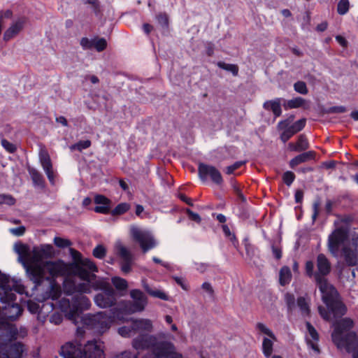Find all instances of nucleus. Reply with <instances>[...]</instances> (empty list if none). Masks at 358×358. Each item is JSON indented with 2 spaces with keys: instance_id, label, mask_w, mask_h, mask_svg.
Segmentation results:
<instances>
[{
  "instance_id": "f257e3e1",
  "label": "nucleus",
  "mask_w": 358,
  "mask_h": 358,
  "mask_svg": "<svg viewBox=\"0 0 358 358\" xmlns=\"http://www.w3.org/2000/svg\"><path fill=\"white\" fill-rule=\"evenodd\" d=\"M317 271L315 273V279L322 294L323 302L326 304L328 311L322 306L318 307L320 315L326 320L342 316L345 313L344 305L338 300L336 289L324 278L331 270V264L323 254L317 257Z\"/></svg>"
},
{
  "instance_id": "f03ea898",
  "label": "nucleus",
  "mask_w": 358,
  "mask_h": 358,
  "mask_svg": "<svg viewBox=\"0 0 358 358\" xmlns=\"http://www.w3.org/2000/svg\"><path fill=\"white\" fill-rule=\"evenodd\" d=\"M14 250L19 255V262L23 265L29 278L36 284H39L43 280V257L38 247L32 250L22 243H15Z\"/></svg>"
},
{
  "instance_id": "7ed1b4c3",
  "label": "nucleus",
  "mask_w": 358,
  "mask_h": 358,
  "mask_svg": "<svg viewBox=\"0 0 358 358\" xmlns=\"http://www.w3.org/2000/svg\"><path fill=\"white\" fill-rule=\"evenodd\" d=\"M132 346L136 350L150 349V352L143 358H182L171 343L157 342L156 337L148 334H140L135 338Z\"/></svg>"
},
{
  "instance_id": "20e7f679",
  "label": "nucleus",
  "mask_w": 358,
  "mask_h": 358,
  "mask_svg": "<svg viewBox=\"0 0 358 358\" xmlns=\"http://www.w3.org/2000/svg\"><path fill=\"white\" fill-rule=\"evenodd\" d=\"M60 355L64 358H104L101 343L96 341L85 342L78 335L62 346Z\"/></svg>"
},
{
  "instance_id": "39448f33",
  "label": "nucleus",
  "mask_w": 358,
  "mask_h": 358,
  "mask_svg": "<svg viewBox=\"0 0 358 358\" xmlns=\"http://www.w3.org/2000/svg\"><path fill=\"white\" fill-rule=\"evenodd\" d=\"M22 291L23 287L16 280L6 275H0V301L8 303L4 315L10 320H15L22 313L20 306L13 303L16 300V294L13 292L22 293Z\"/></svg>"
},
{
  "instance_id": "423d86ee",
  "label": "nucleus",
  "mask_w": 358,
  "mask_h": 358,
  "mask_svg": "<svg viewBox=\"0 0 358 358\" xmlns=\"http://www.w3.org/2000/svg\"><path fill=\"white\" fill-rule=\"evenodd\" d=\"M332 340L338 348L345 349L352 354L353 358H358V344L356 334L350 331L353 322L350 318H344L334 324Z\"/></svg>"
},
{
  "instance_id": "0eeeda50",
  "label": "nucleus",
  "mask_w": 358,
  "mask_h": 358,
  "mask_svg": "<svg viewBox=\"0 0 358 358\" xmlns=\"http://www.w3.org/2000/svg\"><path fill=\"white\" fill-rule=\"evenodd\" d=\"M0 329L3 330L0 335V358H26L27 350L25 346L19 342L10 344L3 343L6 340L15 338L17 334V328L15 325L6 323Z\"/></svg>"
},
{
  "instance_id": "6e6552de",
  "label": "nucleus",
  "mask_w": 358,
  "mask_h": 358,
  "mask_svg": "<svg viewBox=\"0 0 358 358\" xmlns=\"http://www.w3.org/2000/svg\"><path fill=\"white\" fill-rule=\"evenodd\" d=\"M90 306L91 303L89 299L82 294L74 296L72 303L69 301V299L64 298L59 301V306L61 310L75 324H77L78 320H81L83 317L80 315V310L88 309Z\"/></svg>"
},
{
  "instance_id": "1a4fd4ad",
  "label": "nucleus",
  "mask_w": 358,
  "mask_h": 358,
  "mask_svg": "<svg viewBox=\"0 0 358 358\" xmlns=\"http://www.w3.org/2000/svg\"><path fill=\"white\" fill-rule=\"evenodd\" d=\"M95 290L101 292L95 295V304L101 308H106L113 306L116 302V292L111 285L103 280H98L94 286Z\"/></svg>"
},
{
  "instance_id": "9d476101",
  "label": "nucleus",
  "mask_w": 358,
  "mask_h": 358,
  "mask_svg": "<svg viewBox=\"0 0 358 358\" xmlns=\"http://www.w3.org/2000/svg\"><path fill=\"white\" fill-rule=\"evenodd\" d=\"M83 323L99 333H103L109 329L114 319L106 312H99L94 315H85L82 318Z\"/></svg>"
},
{
  "instance_id": "9b49d317",
  "label": "nucleus",
  "mask_w": 358,
  "mask_h": 358,
  "mask_svg": "<svg viewBox=\"0 0 358 358\" xmlns=\"http://www.w3.org/2000/svg\"><path fill=\"white\" fill-rule=\"evenodd\" d=\"M70 253L73 259V262L70 266V271L72 274L80 275L84 277L86 276L85 273L86 269L92 272L97 271L95 264L89 259H83L79 252L71 248Z\"/></svg>"
},
{
  "instance_id": "f8f14e48",
  "label": "nucleus",
  "mask_w": 358,
  "mask_h": 358,
  "mask_svg": "<svg viewBox=\"0 0 358 358\" xmlns=\"http://www.w3.org/2000/svg\"><path fill=\"white\" fill-rule=\"evenodd\" d=\"M85 275L84 277L80 276V275H75L78 276L80 280H83V282L78 283L77 285H72L71 287H68L67 283L64 285V290L67 292L68 294H72L74 292L78 293H90L92 289H94V286L96 284L99 280H96V275L94 274L92 271H89L88 269L85 270Z\"/></svg>"
},
{
  "instance_id": "ddd939ff",
  "label": "nucleus",
  "mask_w": 358,
  "mask_h": 358,
  "mask_svg": "<svg viewBox=\"0 0 358 358\" xmlns=\"http://www.w3.org/2000/svg\"><path fill=\"white\" fill-rule=\"evenodd\" d=\"M350 241L348 238V230L345 227L336 228L328 238V248L331 253L336 255L339 250L348 245Z\"/></svg>"
},
{
  "instance_id": "4468645a",
  "label": "nucleus",
  "mask_w": 358,
  "mask_h": 358,
  "mask_svg": "<svg viewBox=\"0 0 358 358\" xmlns=\"http://www.w3.org/2000/svg\"><path fill=\"white\" fill-rule=\"evenodd\" d=\"M130 233L132 238L139 243L143 252H146L157 245V241L153 236L147 230H143L137 226L132 225L130 227Z\"/></svg>"
},
{
  "instance_id": "2eb2a0df",
  "label": "nucleus",
  "mask_w": 358,
  "mask_h": 358,
  "mask_svg": "<svg viewBox=\"0 0 358 358\" xmlns=\"http://www.w3.org/2000/svg\"><path fill=\"white\" fill-rule=\"evenodd\" d=\"M256 329L265 336L262 341V352L266 358H270L273 350V343L276 341V337L273 331L262 323H257Z\"/></svg>"
},
{
  "instance_id": "dca6fc26",
  "label": "nucleus",
  "mask_w": 358,
  "mask_h": 358,
  "mask_svg": "<svg viewBox=\"0 0 358 358\" xmlns=\"http://www.w3.org/2000/svg\"><path fill=\"white\" fill-rule=\"evenodd\" d=\"M289 122L288 120L280 121L278 124V128L280 130H283L280 139L283 143L287 142L294 134L301 131L306 125V120L301 119L292 125L289 126Z\"/></svg>"
},
{
  "instance_id": "f3484780",
  "label": "nucleus",
  "mask_w": 358,
  "mask_h": 358,
  "mask_svg": "<svg viewBox=\"0 0 358 358\" xmlns=\"http://www.w3.org/2000/svg\"><path fill=\"white\" fill-rule=\"evenodd\" d=\"M198 171L200 179L203 181L209 176L211 180L217 185H221L223 182L220 172L213 166L201 164Z\"/></svg>"
},
{
  "instance_id": "a211bd4d",
  "label": "nucleus",
  "mask_w": 358,
  "mask_h": 358,
  "mask_svg": "<svg viewBox=\"0 0 358 358\" xmlns=\"http://www.w3.org/2000/svg\"><path fill=\"white\" fill-rule=\"evenodd\" d=\"M357 241L358 236L353 237L350 243L342 249L345 261L350 266L355 265L358 261L357 252Z\"/></svg>"
},
{
  "instance_id": "6ab92c4d",
  "label": "nucleus",
  "mask_w": 358,
  "mask_h": 358,
  "mask_svg": "<svg viewBox=\"0 0 358 358\" xmlns=\"http://www.w3.org/2000/svg\"><path fill=\"white\" fill-rule=\"evenodd\" d=\"M115 249L118 255L122 259L121 270L124 273H128L131 270L132 255L121 243H117Z\"/></svg>"
},
{
  "instance_id": "aec40b11",
  "label": "nucleus",
  "mask_w": 358,
  "mask_h": 358,
  "mask_svg": "<svg viewBox=\"0 0 358 358\" xmlns=\"http://www.w3.org/2000/svg\"><path fill=\"white\" fill-rule=\"evenodd\" d=\"M39 160L50 182L53 185L55 183V174L52 168L50 157L46 150L41 149L39 152Z\"/></svg>"
},
{
  "instance_id": "412c9836",
  "label": "nucleus",
  "mask_w": 358,
  "mask_h": 358,
  "mask_svg": "<svg viewBox=\"0 0 358 358\" xmlns=\"http://www.w3.org/2000/svg\"><path fill=\"white\" fill-rule=\"evenodd\" d=\"M130 296L134 302L132 307L129 309L131 312H140L144 310L147 304V298L145 294L139 289H132L130 292Z\"/></svg>"
},
{
  "instance_id": "4be33fe9",
  "label": "nucleus",
  "mask_w": 358,
  "mask_h": 358,
  "mask_svg": "<svg viewBox=\"0 0 358 358\" xmlns=\"http://www.w3.org/2000/svg\"><path fill=\"white\" fill-rule=\"evenodd\" d=\"M26 22L27 20L24 17H18L13 21L10 27L5 31L3 40L8 41L16 36L23 29Z\"/></svg>"
},
{
  "instance_id": "5701e85b",
  "label": "nucleus",
  "mask_w": 358,
  "mask_h": 358,
  "mask_svg": "<svg viewBox=\"0 0 358 358\" xmlns=\"http://www.w3.org/2000/svg\"><path fill=\"white\" fill-rule=\"evenodd\" d=\"M43 278L45 272H48L52 276L62 275L65 271V264L62 262H46L42 265Z\"/></svg>"
},
{
  "instance_id": "b1692460",
  "label": "nucleus",
  "mask_w": 358,
  "mask_h": 358,
  "mask_svg": "<svg viewBox=\"0 0 358 358\" xmlns=\"http://www.w3.org/2000/svg\"><path fill=\"white\" fill-rule=\"evenodd\" d=\"M306 328L308 333L306 336L308 345L317 353H319L320 350L317 345L319 341V335L315 329L309 323H306Z\"/></svg>"
},
{
  "instance_id": "393cba45",
  "label": "nucleus",
  "mask_w": 358,
  "mask_h": 358,
  "mask_svg": "<svg viewBox=\"0 0 358 358\" xmlns=\"http://www.w3.org/2000/svg\"><path fill=\"white\" fill-rule=\"evenodd\" d=\"M94 202L97 205L94 208V211L99 213L107 214L110 209L111 201L110 199L103 195H96Z\"/></svg>"
},
{
  "instance_id": "a878e982",
  "label": "nucleus",
  "mask_w": 358,
  "mask_h": 358,
  "mask_svg": "<svg viewBox=\"0 0 358 358\" xmlns=\"http://www.w3.org/2000/svg\"><path fill=\"white\" fill-rule=\"evenodd\" d=\"M132 326L135 334L137 333L142 334L143 332H150L152 329V321L148 319L136 320L133 322Z\"/></svg>"
},
{
  "instance_id": "bb28decb",
  "label": "nucleus",
  "mask_w": 358,
  "mask_h": 358,
  "mask_svg": "<svg viewBox=\"0 0 358 358\" xmlns=\"http://www.w3.org/2000/svg\"><path fill=\"white\" fill-rule=\"evenodd\" d=\"M314 156L315 153L313 151L303 152L291 159L289 162V166L292 168H294L301 163L313 159L314 158Z\"/></svg>"
},
{
  "instance_id": "cd10ccee",
  "label": "nucleus",
  "mask_w": 358,
  "mask_h": 358,
  "mask_svg": "<svg viewBox=\"0 0 358 358\" xmlns=\"http://www.w3.org/2000/svg\"><path fill=\"white\" fill-rule=\"evenodd\" d=\"M264 108L266 110H271L275 117H279L282 113L281 99H275L267 101L264 103Z\"/></svg>"
},
{
  "instance_id": "c85d7f7f",
  "label": "nucleus",
  "mask_w": 358,
  "mask_h": 358,
  "mask_svg": "<svg viewBox=\"0 0 358 358\" xmlns=\"http://www.w3.org/2000/svg\"><path fill=\"white\" fill-rule=\"evenodd\" d=\"M309 144L304 135H300L296 143H289V148L292 151L301 152L308 148Z\"/></svg>"
},
{
  "instance_id": "c756f323",
  "label": "nucleus",
  "mask_w": 358,
  "mask_h": 358,
  "mask_svg": "<svg viewBox=\"0 0 358 358\" xmlns=\"http://www.w3.org/2000/svg\"><path fill=\"white\" fill-rule=\"evenodd\" d=\"M143 287L145 291L152 296L153 297L158 298L162 300H168L169 297L166 293H164L162 290L158 289H152L147 284L143 282Z\"/></svg>"
},
{
  "instance_id": "7c9ffc66",
  "label": "nucleus",
  "mask_w": 358,
  "mask_h": 358,
  "mask_svg": "<svg viewBox=\"0 0 358 358\" xmlns=\"http://www.w3.org/2000/svg\"><path fill=\"white\" fill-rule=\"evenodd\" d=\"M292 278L291 271L289 267L283 266L280 271V283L281 285L288 284Z\"/></svg>"
},
{
  "instance_id": "2f4dec72",
  "label": "nucleus",
  "mask_w": 358,
  "mask_h": 358,
  "mask_svg": "<svg viewBox=\"0 0 358 358\" xmlns=\"http://www.w3.org/2000/svg\"><path fill=\"white\" fill-rule=\"evenodd\" d=\"M113 285L115 287L120 291H124L128 287L127 281L120 277H113L111 279Z\"/></svg>"
},
{
  "instance_id": "473e14b6",
  "label": "nucleus",
  "mask_w": 358,
  "mask_h": 358,
  "mask_svg": "<svg viewBox=\"0 0 358 358\" xmlns=\"http://www.w3.org/2000/svg\"><path fill=\"white\" fill-rule=\"evenodd\" d=\"M304 99L301 97H297L292 99L291 100H289L286 101L284 103V107L285 109H289V108H297L301 107L304 103Z\"/></svg>"
},
{
  "instance_id": "72a5a7b5",
  "label": "nucleus",
  "mask_w": 358,
  "mask_h": 358,
  "mask_svg": "<svg viewBox=\"0 0 358 358\" xmlns=\"http://www.w3.org/2000/svg\"><path fill=\"white\" fill-rule=\"evenodd\" d=\"M130 209V205L128 203H119L112 211L113 215H120L125 213Z\"/></svg>"
},
{
  "instance_id": "f704fd0d",
  "label": "nucleus",
  "mask_w": 358,
  "mask_h": 358,
  "mask_svg": "<svg viewBox=\"0 0 358 358\" xmlns=\"http://www.w3.org/2000/svg\"><path fill=\"white\" fill-rule=\"evenodd\" d=\"M29 172L34 184L42 186L44 180L41 174L34 169H29Z\"/></svg>"
},
{
  "instance_id": "c9c22d12",
  "label": "nucleus",
  "mask_w": 358,
  "mask_h": 358,
  "mask_svg": "<svg viewBox=\"0 0 358 358\" xmlns=\"http://www.w3.org/2000/svg\"><path fill=\"white\" fill-rule=\"evenodd\" d=\"M349 0H339L337 5V12L339 15H345L350 9Z\"/></svg>"
},
{
  "instance_id": "e433bc0d",
  "label": "nucleus",
  "mask_w": 358,
  "mask_h": 358,
  "mask_svg": "<svg viewBox=\"0 0 358 358\" xmlns=\"http://www.w3.org/2000/svg\"><path fill=\"white\" fill-rule=\"evenodd\" d=\"M217 66L224 70L231 72L234 76L238 75V68L235 64H226L222 62H219L217 63Z\"/></svg>"
},
{
  "instance_id": "4c0bfd02",
  "label": "nucleus",
  "mask_w": 358,
  "mask_h": 358,
  "mask_svg": "<svg viewBox=\"0 0 358 358\" xmlns=\"http://www.w3.org/2000/svg\"><path fill=\"white\" fill-rule=\"evenodd\" d=\"M107 42L103 38H94V48L98 52H101L106 48Z\"/></svg>"
},
{
  "instance_id": "58836bf2",
  "label": "nucleus",
  "mask_w": 358,
  "mask_h": 358,
  "mask_svg": "<svg viewBox=\"0 0 358 358\" xmlns=\"http://www.w3.org/2000/svg\"><path fill=\"white\" fill-rule=\"evenodd\" d=\"M91 145V141L89 140L80 141L70 146L71 150L82 151L84 149L88 148Z\"/></svg>"
},
{
  "instance_id": "ea45409f",
  "label": "nucleus",
  "mask_w": 358,
  "mask_h": 358,
  "mask_svg": "<svg viewBox=\"0 0 358 358\" xmlns=\"http://www.w3.org/2000/svg\"><path fill=\"white\" fill-rule=\"evenodd\" d=\"M297 305L299 307L303 315H308L310 310L308 303L303 297H299L297 300Z\"/></svg>"
},
{
  "instance_id": "a19ab883",
  "label": "nucleus",
  "mask_w": 358,
  "mask_h": 358,
  "mask_svg": "<svg viewBox=\"0 0 358 358\" xmlns=\"http://www.w3.org/2000/svg\"><path fill=\"white\" fill-rule=\"evenodd\" d=\"M118 333L123 337H130L135 334L132 324L131 327H122L118 329Z\"/></svg>"
},
{
  "instance_id": "79ce46f5",
  "label": "nucleus",
  "mask_w": 358,
  "mask_h": 358,
  "mask_svg": "<svg viewBox=\"0 0 358 358\" xmlns=\"http://www.w3.org/2000/svg\"><path fill=\"white\" fill-rule=\"evenodd\" d=\"M39 251L43 257H50L53 254V248L50 245H43L38 248Z\"/></svg>"
},
{
  "instance_id": "37998d69",
  "label": "nucleus",
  "mask_w": 358,
  "mask_h": 358,
  "mask_svg": "<svg viewBox=\"0 0 358 358\" xmlns=\"http://www.w3.org/2000/svg\"><path fill=\"white\" fill-rule=\"evenodd\" d=\"M60 293L61 290L59 286L54 283H51L49 297L53 300L57 299L60 295Z\"/></svg>"
},
{
  "instance_id": "c03bdc74",
  "label": "nucleus",
  "mask_w": 358,
  "mask_h": 358,
  "mask_svg": "<svg viewBox=\"0 0 358 358\" xmlns=\"http://www.w3.org/2000/svg\"><path fill=\"white\" fill-rule=\"evenodd\" d=\"M54 243L56 246L60 248H67L71 245V243L69 240L60 237H55L54 238Z\"/></svg>"
},
{
  "instance_id": "a18cd8bd",
  "label": "nucleus",
  "mask_w": 358,
  "mask_h": 358,
  "mask_svg": "<svg viewBox=\"0 0 358 358\" xmlns=\"http://www.w3.org/2000/svg\"><path fill=\"white\" fill-rule=\"evenodd\" d=\"M94 38L90 39L85 37L81 38L80 44L84 50H90L94 48Z\"/></svg>"
},
{
  "instance_id": "49530a36",
  "label": "nucleus",
  "mask_w": 358,
  "mask_h": 358,
  "mask_svg": "<svg viewBox=\"0 0 358 358\" xmlns=\"http://www.w3.org/2000/svg\"><path fill=\"white\" fill-rule=\"evenodd\" d=\"M106 248L102 245H97L94 250H93V255L99 259H102L106 255Z\"/></svg>"
},
{
  "instance_id": "de8ad7c7",
  "label": "nucleus",
  "mask_w": 358,
  "mask_h": 358,
  "mask_svg": "<svg viewBox=\"0 0 358 358\" xmlns=\"http://www.w3.org/2000/svg\"><path fill=\"white\" fill-rule=\"evenodd\" d=\"M294 90L301 94H306L308 93V90L306 87V85L303 81H298L294 85Z\"/></svg>"
},
{
  "instance_id": "09e8293b",
  "label": "nucleus",
  "mask_w": 358,
  "mask_h": 358,
  "mask_svg": "<svg viewBox=\"0 0 358 358\" xmlns=\"http://www.w3.org/2000/svg\"><path fill=\"white\" fill-rule=\"evenodd\" d=\"M2 147L8 152L13 153L16 150V146L6 139L3 138L1 141Z\"/></svg>"
},
{
  "instance_id": "8fccbe9b",
  "label": "nucleus",
  "mask_w": 358,
  "mask_h": 358,
  "mask_svg": "<svg viewBox=\"0 0 358 358\" xmlns=\"http://www.w3.org/2000/svg\"><path fill=\"white\" fill-rule=\"evenodd\" d=\"M294 178H295V176L291 171H286L283 174V181L288 186H289L293 182V181L294 180Z\"/></svg>"
},
{
  "instance_id": "3c124183",
  "label": "nucleus",
  "mask_w": 358,
  "mask_h": 358,
  "mask_svg": "<svg viewBox=\"0 0 358 358\" xmlns=\"http://www.w3.org/2000/svg\"><path fill=\"white\" fill-rule=\"evenodd\" d=\"M0 199L1 201V204L6 203V204L11 206V205H13L15 202V199L13 196H11L10 195L0 194Z\"/></svg>"
},
{
  "instance_id": "603ef678",
  "label": "nucleus",
  "mask_w": 358,
  "mask_h": 358,
  "mask_svg": "<svg viewBox=\"0 0 358 358\" xmlns=\"http://www.w3.org/2000/svg\"><path fill=\"white\" fill-rule=\"evenodd\" d=\"M158 23L162 27H166L168 25V17L166 14H159L157 17Z\"/></svg>"
},
{
  "instance_id": "864d4df0",
  "label": "nucleus",
  "mask_w": 358,
  "mask_h": 358,
  "mask_svg": "<svg viewBox=\"0 0 358 358\" xmlns=\"http://www.w3.org/2000/svg\"><path fill=\"white\" fill-rule=\"evenodd\" d=\"M243 164V162H237L234 163V164L229 166L226 169V173L227 174H231L234 173L235 170L241 167Z\"/></svg>"
},
{
  "instance_id": "5fc2aeb1",
  "label": "nucleus",
  "mask_w": 358,
  "mask_h": 358,
  "mask_svg": "<svg viewBox=\"0 0 358 358\" xmlns=\"http://www.w3.org/2000/svg\"><path fill=\"white\" fill-rule=\"evenodd\" d=\"M10 232L17 236H22L25 232V227L20 226L16 228L10 229Z\"/></svg>"
},
{
  "instance_id": "6e6d98bb",
  "label": "nucleus",
  "mask_w": 358,
  "mask_h": 358,
  "mask_svg": "<svg viewBox=\"0 0 358 358\" xmlns=\"http://www.w3.org/2000/svg\"><path fill=\"white\" fill-rule=\"evenodd\" d=\"M314 269V264L312 261H308L306 263V271L308 276H315V273L313 271Z\"/></svg>"
},
{
  "instance_id": "4d7b16f0",
  "label": "nucleus",
  "mask_w": 358,
  "mask_h": 358,
  "mask_svg": "<svg viewBox=\"0 0 358 358\" xmlns=\"http://www.w3.org/2000/svg\"><path fill=\"white\" fill-rule=\"evenodd\" d=\"M137 357L138 354L127 350L117 355L115 358H137Z\"/></svg>"
},
{
  "instance_id": "13d9d810",
  "label": "nucleus",
  "mask_w": 358,
  "mask_h": 358,
  "mask_svg": "<svg viewBox=\"0 0 358 358\" xmlns=\"http://www.w3.org/2000/svg\"><path fill=\"white\" fill-rule=\"evenodd\" d=\"M187 213L191 220H192L196 222H201V217L198 213H194L193 211L190 210L189 209L187 210Z\"/></svg>"
},
{
  "instance_id": "bf43d9fd",
  "label": "nucleus",
  "mask_w": 358,
  "mask_h": 358,
  "mask_svg": "<svg viewBox=\"0 0 358 358\" xmlns=\"http://www.w3.org/2000/svg\"><path fill=\"white\" fill-rule=\"evenodd\" d=\"M285 301L287 304V306H289V308H292V306H294V297L292 294H286L285 295Z\"/></svg>"
},
{
  "instance_id": "052dcab7",
  "label": "nucleus",
  "mask_w": 358,
  "mask_h": 358,
  "mask_svg": "<svg viewBox=\"0 0 358 358\" xmlns=\"http://www.w3.org/2000/svg\"><path fill=\"white\" fill-rule=\"evenodd\" d=\"M174 280L176 282L184 289L187 290L188 289V285L185 282L184 280L181 278L175 276Z\"/></svg>"
},
{
  "instance_id": "680f3d73",
  "label": "nucleus",
  "mask_w": 358,
  "mask_h": 358,
  "mask_svg": "<svg viewBox=\"0 0 358 358\" xmlns=\"http://www.w3.org/2000/svg\"><path fill=\"white\" fill-rule=\"evenodd\" d=\"M194 265L196 270L201 273L206 271L208 268V265L204 263H195Z\"/></svg>"
},
{
  "instance_id": "e2e57ef3",
  "label": "nucleus",
  "mask_w": 358,
  "mask_h": 358,
  "mask_svg": "<svg viewBox=\"0 0 358 358\" xmlns=\"http://www.w3.org/2000/svg\"><path fill=\"white\" fill-rule=\"evenodd\" d=\"M202 289L208 292L209 294L212 295L213 293V289L211 285L209 282H203L201 285Z\"/></svg>"
},
{
  "instance_id": "0e129e2a",
  "label": "nucleus",
  "mask_w": 358,
  "mask_h": 358,
  "mask_svg": "<svg viewBox=\"0 0 358 358\" xmlns=\"http://www.w3.org/2000/svg\"><path fill=\"white\" fill-rule=\"evenodd\" d=\"M272 252L273 256L277 259H279L282 257V252L281 250L278 248H276L275 246H272Z\"/></svg>"
},
{
  "instance_id": "69168bd1",
  "label": "nucleus",
  "mask_w": 358,
  "mask_h": 358,
  "mask_svg": "<svg viewBox=\"0 0 358 358\" xmlns=\"http://www.w3.org/2000/svg\"><path fill=\"white\" fill-rule=\"evenodd\" d=\"M336 40L343 47H346L348 45V42L345 38L341 36H336Z\"/></svg>"
},
{
  "instance_id": "338daca9",
  "label": "nucleus",
  "mask_w": 358,
  "mask_h": 358,
  "mask_svg": "<svg viewBox=\"0 0 358 358\" xmlns=\"http://www.w3.org/2000/svg\"><path fill=\"white\" fill-rule=\"evenodd\" d=\"M12 16V12L10 10H5L0 13V20L3 18H10Z\"/></svg>"
},
{
  "instance_id": "774afa93",
  "label": "nucleus",
  "mask_w": 358,
  "mask_h": 358,
  "mask_svg": "<svg viewBox=\"0 0 358 358\" xmlns=\"http://www.w3.org/2000/svg\"><path fill=\"white\" fill-rule=\"evenodd\" d=\"M56 121L57 122L62 124L64 127H66L68 125L67 120L64 116H59L57 117Z\"/></svg>"
}]
</instances>
